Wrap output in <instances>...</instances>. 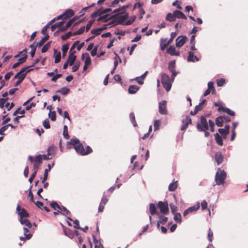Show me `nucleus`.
Masks as SVG:
<instances>
[{
    "instance_id": "nucleus-1",
    "label": "nucleus",
    "mask_w": 248,
    "mask_h": 248,
    "mask_svg": "<svg viewBox=\"0 0 248 248\" xmlns=\"http://www.w3.org/2000/svg\"><path fill=\"white\" fill-rule=\"evenodd\" d=\"M68 143L73 146L77 153L82 155H86L84 147L78 139L77 138H72L70 140Z\"/></svg>"
},
{
    "instance_id": "nucleus-2",
    "label": "nucleus",
    "mask_w": 248,
    "mask_h": 248,
    "mask_svg": "<svg viewBox=\"0 0 248 248\" xmlns=\"http://www.w3.org/2000/svg\"><path fill=\"white\" fill-rule=\"evenodd\" d=\"M173 81L170 78L169 75L166 73H162L161 75V82L163 87L167 92L170 90L172 83Z\"/></svg>"
},
{
    "instance_id": "nucleus-3",
    "label": "nucleus",
    "mask_w": 248,
    "mask_h": 248,
    "mask_svg": "<svg viewBox=\"0 0 248 248\" xmlns=\"http://www.w3.org/2000/svg\"><path fill=\"white\" fill-rule=\"evenodd\" d=\"M227 174L224 170L218 169L215 175V181L218 186L224 184Z\"/></svg>"
},
{
    "instance_id": "nucleus-4",
    "label": "nucleus",
    "mask_w": 248,
    "mask_h": 248,
    "mask_svg": "<svg viewBox=\"0 0 248 248\" xmlns=\"http://www.w3.org/2000/svg\"><path fill=\"white\" fill-rule=\"evenodd\" d=\"M197 128L198 131L201 132L207 130L209 129V125L204 116H202L201 117L200 122L197 123Z\"/></svg>"
},
{
    "instance_id": "nucleus-5",
    "label": "nucleus",
    "mask_w": 248,
    "mask_h": 248,
    "mask_svg": "<svg viewBox=\"0 0 248 248\" xmlns=\"http://www.w3.org/2000/svg\"><path fill=\"white\" fill-rule=\"evenodd\" d=\"M194 53V52L193 51L188 52V56L187 58V61L188 62H199L201 58L200 54L195 55Z\"/></svg>"
},
{
    "instance_id": "nucleus-6",
    "label": "nucleus",
    "mask_w": 248,
    "mask_h": 248,
    "mask_svg": "<svg viewBox=\"0 0 248 248\" xmlns=\"http://www.w3.org/2000/svg\"><path fill=\"white\" fill-rule=\"evenodd\" d=\"M157 207L161 213L166 214L169 212L168 204L167 202H158Z\"/></svg>"
},
{
    "instance_id": "nucleus-7",
    "label": "nucleus",
    "mask_w": 248,
    "mask_h": 248,
    "mask_svg": "<svg viewBox=\"0 0 248 248\" xmlns=\"http://www.w3.org/2000/svg\"><path fill=\"white\" fill-rule=\"evenodd\" d=\"M200 202H198L196 205L192 206L188 208L186 210H185V211L184 212V213H183V216L184 217H186L189 214L196 211L200 208Z\"/></svg>"
},
{
    "instance_id": "nucleus-8",
    "label": "nucleus",
    "mask_w": 248,
    "mask_h": 248,
    "mask_svg": "<svg viewBox=\"0 0 248 248\" xmlns=\"http://www.w3.org/2000/svg\"><path fill=\"white\" fill-rule=\"evenodd\" d=\"M128 13L122 16H118L116 18L117 24L125 25V23L126 22L125 20L128 18Z\"/></svg>"
},
{
    "instance_id": "nucleus-9",
    "label": "nucleus",
    "mask_w": 248,
    "mask_h": 248,
    "mask_svg": "<svg viewBox=\"0 0 248 248\" xmlns=\"http://www.w3.org/2000/svg\"><path fill=\"white\" fill-rule=\"evenodd\" d=\"M166 103L167 102L165 100L162 101L159 103V112L160 114H167Z\"/></svg>"
},
{
    "instance_id": "nucleus-10",
    "label": "nucleus",
    "mask_w": 248,
    "mask_h": 248,
    "mask_svg": "<svg viewBox=\"0 0 248 248\" xmlns=\"http://www.w3.org/2000/svg\"><path fill=\"white\" fill-rule=\"evenodd\" d=\"M42 155H36L34 160L33 170L37 171V169L42 162Z\"/></svg>"
},
{
    "instance_id": "nucleus-11",
    "label": "nucleus",
    "mask_w": 248,
    "mask_h": 248,
    "mask_svg": "<svg viewBox=\"0 0 248 248\" xmlns=\"http://www.w3.org/2000/svg\"><path fill=\"white\" fill-rule=\"evenodd\" d=\"M186 37L185 35L179 36L176 39V46L178 47L182 46L186 42Z\"/></svg>"
},
{
    "instance_id": "nucleus-12",
    "label": "nucleus",
    "mask_w": 248,
    "mask_h": 248,
    "mask_svg": "<svg viewBox=\"0 0 248 248\" xmlns=\"http://www.w3.org/2000/svg\"><path fill=\"white\" fill-rule=\"evenodd\" d=\"M182 123L183 125L181 127V130L184 131L187 128L189 124H191V119L189 116H186V118L182 120Z\"/></svg>"
},
{
    "instance_id": "nucleus-13",
    "label": "nucleus",
    "mask_w": 248,
    "mask_h": 248,
    "mask_svg": "<svg viewBox=\"0 0 248 248\" xmlns=\"http://www.w3.org/2000/svg\"><path fill=\"white\" fill-rule=\"evenodd\" d=\"M167 52L171 56H179L180 52L176 51V48L174 46H170L167 50Z\"/></svg>"
},
{
    "instance_id": "nucleus-14",
    "label": "nucleus",
    "mask_w": 248,
    "mask_h": 248,
    "mask_svg": "<svg viewBox=\"0 0 248 248\" xmlns=\"http://www.w3.org/2000/svg\"><path fill=\"white\" fill-rule=\"evenodd\" d=\"M28 229L29 228L28 227H24L23 228V229L24 231V234L25 235V237H20V240L21 241H25L27 240H29L31 237L32 234L29 232V230Z\"/></svg>"
},
{
    "instance_id": "nucleus-15",
    "label": "nucleus",
    "mask_w": 248,
    "mask_h": 248,
    "mask_svg": "<svg viewBox=\"0 0 248 248\" xmlns=\"http://www.w3.org/2000/svg\"><path fill=\"white\" fill-rule=\"evenodd\" d=\"M75 51H73L72 53H69V55L66 60V61L69 62L70 66H72L76 60L77 56L75 55Z\"/></svg>"
},
{
    "instance_id": "nucleus-16",
    "label": "nucleus",
    "mask_w": 248,
    "mask_h": 248,
    "mask_svg": "<svg viewBox=\"0 0 248 248\" xmlns=\"http://www.w3.org/2000/svg\"><path fill=\"white\" fill-rule=\"evenodd\" d=\"M33 69H31L30 66H26L22 68L19 72L16 73L14 76V79L17 78L23 73L26 71V73L32 71Z\"/></svg>"
},
{
    "instance_id": "nucleus-17",
    "label": "nucleus",
    "mask_w": 248,
    "mask_h": 248,
    "mask_svg": "<svg viewBox=\"0 0 248 248\" xmlns=\"http://www.w3.org/2000/svg\"><path fill=\"white\" fill-rule=\"evenodd\" d=\"M82 60L84 61L85 65H90L91 64V59L89 54L88 53H83L82 55Z\"/></svg>"
},
{
    "instance_id": "nucleus-18",
    "label": "nucleus",
    "mask_w": 248,
    "mask_h": 248,
    "mask_svg": "<svg viewBox=\"0 0 248 248\" xmlns=\"http://www.w3.org/2000/svg\"><path fill=\"white\" fill-rule=\"evenodd\" d=\"M173 14L175 18H178L180 19H186L187 17L185 15V14L181 11L179 10H175L173 11Z\"/></svg>"
},
{
    "instance_id": "nucleus-19",
    "label": "nucleus",
    "mask_w": 248,
    "mask_h": 248,
    "mask_svg": "<svg viewBox=\"0 0 248 248\" xmlns=\"http://www.w3.org/2000/svg\"><path fill=\"white\" fill-rule=\"evenodd\" d=\"M170 43L168 40L167 38L166 39H161L160 41V48L161 50L163 51L165 48L170 44Z\"/></svg>"
},
{
    "instance_id": "nucleus-20",
    "label": "nucleus",
    "mask_w": 248,
    "mask_h": 248,
    "mask_svg": "<svg viewBox=\"0 0 248 248\" xmlns=\"http://www.w3.org/2000/svg\"><path fill=\"white\" fill-rule=\"evenodd\" d=\"M19 221L21 224L24 225L26 227H28V228H31L32 227V224L28 219L20 218Z\"/></svg>"
},
{
    "instance_id": "nucleus-21",
    "label": "nucleus",
    "mask_w": 248,
    "mask_h": 248,
    "mask_svg": "<svg viewBox=\"0 0 248 248\" xmlns=\"http://www.w3.org/2000/svg\"><path fill=\"white\" fill-rule=\"evenodd\" d=\"M215 160L218 165L221 164L223 161V156L220 153H217L215 155Z\"/></svg>"
},
{
    "instance_id": "nucleus-22",
    "label": "nucleus",
    "mask_w": 248,
    "mask_h": 248,
    "mask_svg": "<svg viewBox=\"0 0 248 248\" xmlns=\"http://www.w3.org/2000/svg\"><path fill=\"white\" fill-rule=\"evenodd\" d=\"M218 110H222L223 111L225 112L226 113H227V114H228L229 115H230L231 116H233L235 115V112L233 110H232L230 108H226V107H223L222 106H219L218 107Z\"/></svg>"
},
{
    "instance_id": "nucleus-23",
    "label": "nucleus",
    "mask_w": 248,
    "mask_h": 248,
    "mask_svg": "<svg viewBox=\"0 0 248 248\" xmlns=\"http://www.w3.org/2000/svg\"><path fill=\"white\" fill-rule=\"evenodd\" d=\"M56 147L54 145L49 146L47 149V152L48 155H49L51 157L55 155Z\"/></svg>"
},
{
    "instance_id": "nucleus-24",
    "label": "nucleus",
    "mask_w": 248,
    "mask_h": 248,
    "mask_svg": "<svg viewBox=\"0 0 248 248\" xmlns=\"http://www.w3.org/2000/svg\"><path fill=\"white\" fill-rule=\"evenodd\" d=\"M215 138L217 143L220 145L222 146L223 144L222 137H221L219 134L217 133L215 134Z\"/></svg>"
},
{
    "instance_id": "nucleus-25",
    "label": "nucleus",
    "mask_w": 248,
    "mask_h": 248,
    "mask_svg": "<svg viewBox=\"0 0 248 248\" xmlns=\"http://www.w3.org/2000/svg\"><path fill=\"white\" fill-rule=\"evenodd\" d=\"M64 15V18H69L73 16L74 15V12L73 10L70 9H68L63 13Z\"/></svg>"
},
{
    "instance_id": "nucleus-26",
    "label": "nucleus",
    "mask_w": 248,
    "mask_h": 248,
    "mask_svg": "<svg viewBox=\"0 0 248 248\" xmlns=\"http://www.w3.org/2000/svg\"><path fill=\"white\" fill-rule=\"evenodd\" d=\"M47 166L48 168L46 169L45 170L43 178H41L42 183H44L45 181L47 179L48 176V172L49 171L51 170V166L50 165V164H48Z\"/></svg>"
},
{
    "instance_id": "nucleus-27",
    "label": "nucleus",
    "mask_w": 248,
    "mask_h": 248,
    "mask_svg": "<svg viewBox=\"0 0 248 248\" xmlns=\"http://www.w3.org/2000/svg\"><path fill=\"white\" fill-rule=\"evenodd\" d=\"M140 88L137 85H130L128 88V93L130 94H134L136 93Z\"/></svg>"
},
{
    "instance_id": "nucleus-28",
    "label": "nucleus",
    "mask_w": 248,
    "mask_h": 248,
    "mask_svg": "<svg viewBox=\"0 0 248 248\" xmlns=\"http://www.w3.org/2000/svg\"><path fill=\"white\" fill-rule=\"evenodd\" d=\"M128 7V5H124L121 7H119L118 8H116L114 10L113 13H119L120 14H123L125 12V9Z\"/></svg>"
},
{
    "instance_id": "nucleus-29",
    "label": "nucleus",
    "mask_w": 248,
    "mask_h": 248,
    "mask_svg": "<svg viewBox=\"0 0 248 248\" xmlns=\"http://www.w3.org/2000/svg\"><path fill=\"white\" fill-rule=\"evenodd\" d=\"M18 215L20 217V218H23L27 217L29 216V213L26 211L24 208H22L21 210V212L18 213Z\"/></svg>"
},
{
    "instance_id": "nucleus-30",
    "label": "nucleus",
    "mask_w": 248,
    "mask_h": 248,
    "mask_svg": "<svg viewBox=\"0 0 248 248\" xmlns=\"http://www.w3.org/2000/svg\"><path fill=\"white\" fill-rule=\"evenodd\" d=\"M129 118L131 121V123L132 124L133 126L137 127L138 124L135 120V117L134 113L133 112H130L129 114Z\"/></svg>"
},
{
    "instance_id": "nucleus-31",
    "label": "nucleus",
    "mask_w": 248,
    "mask_h": 248,
    "mask_svg": "<svg viewBox=\"0 0 248 248\" xmlns=\"http://www.w3.org/2000/svg\"><path fill=\"white\" fill-rule=\"evenodd\" d=\"M216 125L218 127H221L223 125V119L222 116H218L216 118L215 120Z\"/></svg>"
},
{
    "instance_id": "nucleus-32",
    "label": "nucleus",
    "mask_w": 248,
    "mask_h": 248,
    "mask_svg": "<svg viewBox=\"0 0 248 248\" xmlns=\"http://www.w3.org/2000/svg\"><path fill=\"white\" fill-rule=\"evenodd\" d=\"M157 215L159 217V223L164 224L167 222L168 220V218L167 217L163 215H160L159 213H157Z\"/></svg>"
},
{
    "instance_id": "nucleus-33",
    "label": "nucleus",
    "mask_w": 248,
    "mask_h": 248,
    "mask_svg": "<svg viewBox=\"0 0 248 248\" xmlns=\"http://www.w3.org/2000/svg\"><path fill=\"white\" fill-rule=\"evenodd\" d=\"M166 19L170 22L175 21L176 20V18L174 15L173 13L172 14H171L170 13H168L166 15Z\"/></svg>"
},
{
    "instance_id": "nucleus-34",
    "label": "nucleus",
    "mask_w": 248,
    "mask_h": 248,
    "mask_svg": "<svg viewBox=\"0 0 248 248\" xmlns=\"http://www.w3.org/2000/svg\"><path fill=\"white\" fill-rule=\"evenodd\" d=\"M149 210L150 213L152 215H157V213H156V207L155 204L151 203L149 205Z\"/></svg>"
},
{
    "instance_id": "nucleus-35",
    "label": "nucleus",
    "mask_w": 248,
    "mask_h": 248,
    "mask_svg": "<svg viewBox=\"0 0 248 248\" xmlns=\"http://www.w3.org/2000/svg\"><path fill=\"white\" fill-rule=\"evenodd\" d=\"M48 38H49V35L48 34H47L45 37L42 38L39 42H38L36 43L37 46L39 47L41 46H42L43 45V44L45 43V42L48 39Z\"/></svg>"
},
{
    "instance_id": "nucleus-36",
    "label": "nucleus",
    "mask_w": 248,
    "mask_h": 248,
    "mask_svg": "<svg viewBox=\"0 0 248 248\" xmlns=\"http://www.w3.org/2000/svg\"><path fill=\"white\" fill-rule=\"evenodd\" d=\"M115 57L114 58V69H116V68L118 64V63L121 62L122 60L120 59V58L118 56L117 54L115 53Z\"/></svg>"
},
{
    "instance_id": "nucleus-37",
    "label": "nucleus",
    "mask_w": 248,
    "mask_h": 248,
    "mask_svg": "<svg viewBox=\"0 0 248 248\" xmlns=\"http://www.w3.org/2000/svg\"><path fill=\"white\" fill-rule=\"evenodd\" d=\"M175 62L174 61H170L169 63L168 69L170 72L175 71Z\"/></svg>"
},
{
    "instance_id": "nucleus-38",
    "label": "nucleus",
    "mask_w": 248,
    "mask_h": 248,
    "mask_svg": "<svg viewBox=\"0 0 248 248\" xmlns=\"http://www.w3.org/2000/svg\"><path fill=\"white\" fill-rule=\"evenodd\" d=\"M174 220L178 223H181L182 222L181 220V215L179 213L174 214Z\"/></svg>"
},
{
    "instance_id": "nucleus-39",
    "label": "nucleus",
    "mask_w": 248,
    "mask_h": 248,
    "mask_svg": "<svg viewBox=\"0 0 248 248\" xmlns=\"http://www.w3.org/2000/svg\"><path fill=\"white\" fill-rule=\"evenodd\" d=\"M51 43V42H48L43 46L41 50L42 53H45L48 50V49L50 47Z\"/></svg>"
},
{
    "instance_id": "nucleus-40",
    "label": "nucleus",
    "mask_w": 248,
    "mask_h": 248,
    "mask_svg": "<svg viewBox=\"0 0 248 248\" xmlns=\"http://www.w3.org/2000/svg\"><path fill=\"white\" fill-rule=\"evenodd\" d=\"M177 181H176L174 183H171L170 184L169 186V190L170 191H174L177 188Z\"/></svg>"
},
{
    "instance_id": "nucleus-41",
    "label": "nucleus",
    "mask_w": 248,
    "mask_h": 248,
    "mask_svg": "<svg viewBox=\"0 0 248 248\" xmlns=\"http://www.w3.org/2000/svg\"><path fill=\"white\" fill-rule=\"evenodd\" d=\"M69 89L66 87H63L60 90H58L57 92L59 93L62 95H66L69 93Z\"/></svg>"
},
{
    "instance_id": "nucleus-42",
    "label": "nucleus",
    "mask_w": 248,
    "mask_h": 248,
    "mask_svg": "<svg viewBox=\"0 0 248 248\" xmlns=\"http://www.w3.org/2000/svg\"><path fill=\"white\" fill-rule=\"evenodd\" d=\"M37 46H38L37 45L35 46L34 44L30 45V47L31 48L30 54L31 57H33L34 56Z\"/></svg>"
},
{
    "instance_id": "nucleus-43",
    "label": "nucleus",
    "mask_w": 248,
    "mask_h": 248,
    "mask_svg": "<svg viewBox=\"0 0 248 248\" xmlns=\"http://www.w3.org/2000/svg\"><path fill=\"white\" fill-rule=\"evenodd\" d=\"M27 55L26 54V53H24L23 54L21 57L18 60H17V62L20 64L21 63H23V62H24L26 59H27Z\"/></svg>"
},
{
    "instance_id": "nucleus-44",
    "label": "nucleus",
    "mask_w": 248,
    "mask_h": 248,
    "mask_svg": "<svg viewBox=\"0 0 248 248\" xmlns=\"http://www.w3.org/2000/svg\"><path fill=\"white\" fill-rule=\"evenodd\" d=\"M63 136L65 139H68L69 138L68 127L65 125L63 126Z\"/></svg>"
},
{
    "instance_id": "nucleus-45",
    "label": "nucleus",
    "mask_w": 248,
    "mask_h": 248,
    "mask_svg": "<svg viewBox=\"0 0 248 248\" xmlns=\"http://www.w3.org/2000/svg\"><path fill=\"white\" fill-rule=\"evenodd\" d=\"M218 132L219 133L222 135V138L223 139H226V136L228 134H229L228 132L226 131L223 128H219L218 129Z\"/></svg>"
},
{
    "instance_id": "nucleus-46",
    "label": "nucleus",
    "mask_w": 248,
    "mask_h": 248,
    "mask_svg": "<svg viewBox=\"0 0 248 248\" xmlns=\"http://www.w3.org/2000/svg\"><path fill=\"white\" fill-rule=\"evenodd\" d=\"M84 31H85V27H84V26H82L81 28H80L78 30L74 32L73 33V35H76L81 34L82 33H83Z\"/></svg>"
},
{
    "instance_id": "nucleus-47",
    "label": "nucleus",
    "mask_w": 248,
    "mask_h": 248,
    "mask_svg": "<svg viewBox=\"0 0 248 248\" xmlns=\"http://www.w3.org/2000/svg\"><path fill=\"white\" fill-rule=\"evenodd\" d=\"M136 16H132L129 19L127 20L125 23V26L130 25L135 21Z\"/></svg>"
},
{
    "instance_id": "nucleus-48",
    "label": "nucleus",
    "mask_w": 248,
    "mask_h": 248,
    "mask_svg": "<svg viewBox=\"0 0 248 248\" xmlns=\"http://www.w3.org/2000/svg\"><path fill=\"white\" fill-rule=\"evenodd\" d=\"M102 30L103 28L94 29L91 31V33L94 34L95 35H98L101 33V31Z\"/></svg>"
},
{
    "instance_id": "nucleus-49",
    "label": "nucleus",
    "mask_w": 248,
    "mask_h": 248,
    "mask_svg": "<svg viewBox=\"0 0 248 248\" xmlns=\"http://www.w3.org/2000/svg\"><path fill=\"white\" fill-rule=\"evenodd\" d=\"M60 210L63 212V213H62L63 215H70L71 214L70 212L63 206H61V209Z\"/></svg>"
},
{
    "instance_id": "nucleus-50",
    "label": "nucleus",
    "mask_w": 248,
    "mask_h": 248,
    "mask_svg": "<svg viewBox=\"0 0 248 248\" xmlns=\"http://www.w3.org/2000/svg\"><path fill=\"white\" fill-rule=\"evenodd\" d=\"M161 121L159 120H155L154 123V130H157L159 128Z\"/></svg>"
},
{
    "instance_id": "nucleus-51",
    "label": "nucleus",
    "mask_w": 248,
    "mask_h": 248,
    "mask_svg": "<svg viewBox=\"0 0 248 248\" xmlns=\"http://www.w3.org/2000/svg\"><path fill=\"white\" fill-rule=\"evenodd\" d=\"M68 49H69V45L68 44H65V45H63L62 50V55L63 56L66 55Z\"/></svg>"
},
{
    "instance_id": "nucleus-52",
    "label": "nucleus",
    "mask_w": 248,
    "mask_h": 248,
    "mask_svg": "<svg viewBox=\"0 0 248 248\" xmlns=\"http://www.w3.org/2000/svg\"><path fill=\"white\" fill-rule=\"evenodd\" d=\"M49 117L50 118L51 121H55L56 119L55 111H49Z\"/></svg>"
},
{
    "instance_id": "nucleus-53",
    "label": "nucleus",
    "mask_w": 248,
    "mask_h": 248,
    "mask_svg": "<svg viewBox=\"0 0 248 248\" xmlns=\"http://www.w3.org/2000/svg\"><path fill=\"white\" fill-rule=\"evenodd\" d=\"M72 34V32L71 31H68L65 34L62 36L61 38L62 40H65L69 38Z\"/></svg>"
},
{
    "instance_id": "nucleus-54",
    "label": "nucleus",
    "mask_w": 248,
    "mask_h": 248,
    "mask_svg": "<svg viewBox=\"0 0 248 248\" xmlns=\"http://www.w3.org/2000/svg\"><path fill=\"white\" fill-rule=\"evenodd\" d=\"M50 206L54 210H55L56 208L59 209H61V206H60L55 201H52L50 203Z\"/></svg>"
},
{
    "instance_id": "nucleus-55",
    "label": "nucleus",
    "mask_w": 248,
    "mask_h": 248,
    "mask_svg": "<svg viewBox=\"0 0 248 248\" xmlns=\"http://www.w3.org/2000/svg\"><path fill=\"white\" fill-rule=\"evenodd\" d=\"M32 187V185H31L30 187H29V195H28V196L29 197H30V201L31 202H34V199H33V195L31 192V188Z\"/></svg>"
},
{
    "instance_id": "nucleus-56",
    "label": "nucleus",
    "mask_w": 248,
    "mask_h": 248,
    "mask_svg": "<svg viewBox=\"0 0 248 248\" xmlns=\"http://www.w3.org/2000/svg\"><path fill=\"white\" fill-rule=\"evenodd\" d=\"M108 15H104V16H100L98 18V21H103V22H106L108 20Z\"/></svg>"
},
{
    "instance_id": "nucleus-57",
    "label": "nucleus",
    "mask_w": 248,
    "mask_h": 248,
    "mask_svg": "<svg viewBox=\"0 0 248 248\" xmlns=\"http://www.w3.org/2000/svg\"><path fill=\"white\" fill-rule=\"evenodd\" d=\"M43 126L46 129H48L50 128L49 121L48 119H46L43 123Z\"/></svg>"
},
{
    "instance_id": "nucleus-58",
    "label": "nucleus",
    "mask_w": 248,
    "mask_h": 248,
    "mask_svg": "<svg viewBox=\"0 0 248 248\" xmlns=\"http://www.w3.org/2000/svg\"><path fill=\"white\" fill-rule=\"evenodd\" d=\"M225 82V80L224 78H220L217 80V84L218 87L222 86Z\"/></svg>"
},
{
    "instance_id": "nucleus-59",
    "label": "nucleus",
    "mask_w": 248,
    "mask_h": 248,
    "mask_svg": "<svg viewBox=\"0 0 248 248\" xmlns=\"http://www.w3.org/2000/svg\"><path fill=\"white\" fill-rule=\"evenodd\" d=\"M27 73H26V71L23 73L18 78L17 80L19 81L20 82H22L23 80L25 78Z\"/></svg>"
},
{
    "instance_id": "nucleus-60",
    "label": "nucleus",
    "mask_w": 248,
    "mask_h": 248,
    "mask_svg": "<svg viewBox=\"0 0 248 248\" xmlns=\"http://www.w3.org/2000/svg\"><path fill=\"white\" fill-rule=\"evenodd\" d=\"M2 119L3 120L2 122V124L4 125L8 122L10 121V118L9 117H7V115H4L2 116Z\"/></svg>"
},
{
    "instance_id": "nucleus-61",
    "label": "nucleus",
    "mask_w": 248,
    "mask_h": 248,
    "mask_svg": "<svg viewBox=\"0 0 248 248\" xmlns=\"http://www.w3.org/2000/svg\"><path fill=\"white\" fill-rule=\"evenodd\" d=\"M62 76V75L61 74H57L52 77L51 80L53 82H56L58 78H61Z\"/></svg>"
},
{
    "instance_id": "nucleus-62",
    "label": "nucleus",
    "mask_w": 248,
    "mask_h": 248,
    "mask_svg": "<svg viewBox=\"0 0 248 248\" xmlns=\"http://www.w3.org/2000/svg\"><path fill=\"white\" fill-rule=\"evenodd\" d=\"M209 125L210 128V131L212 132H214V126H215V124L214 122L212 121L211 120H209Z\"/></svg>"
},
{
    "instance_id": "nucleus-63",
    "label": "nucleus",
    "mask_w": 248,
    "mask_h": 248,
    "mask_svg": "<svg viewBox=\"0 0 248 248\" xmlns=\"http://www.w3.org/2000/svg\"><path fill=\"white\" fill-rule=\"evenodd\" d=\"M79 66H80V63H79V62H76L74 65V66L72 67V72H75L77 71L78 69Z\"/></svg>"
},
{
    "instance_id": "nucleus-64",
    "label": "nucleus",
    "mask_w": 248,
    "mask_h": 248,
    "mask_svg": "<svg viewBox=\"0 0 248 248\" xmlns=\"http://www.w3.org/2000/svg\"><path fill=\"white\" fill-rule=\"evenodd\" d=\"M61 53L60 52H59L55 56V61H54V62L55 63H58L60 62L61 61Z\"/></svg>"
}]
</instances>
